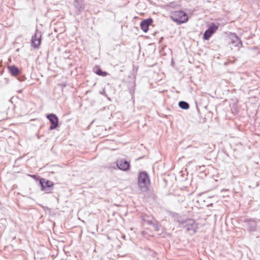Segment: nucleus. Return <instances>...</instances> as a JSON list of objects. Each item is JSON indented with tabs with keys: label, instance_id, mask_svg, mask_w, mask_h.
<instances>
[{
	"label": "nucleus",
	"instance_id": "obj_8",
	"mask_svg": "<svg viewBox=\"0 0 260 260\" xmlns=\"http://www.w3.org/2000/svg\"><path fill=\"white\" fill-rule=\"evenodd\" d=\"M116 166L122 171H128L130 169V163L124 159H118L116 162Z\"/></svg>",
	"mask_w": 260,
	"mask_h": 260
},
{
	"label": "nucleus",
	"instance_id": "obj_1",
	"mask_svg": "<svg viewBox=\"0 0 260 260\" xmlns=\"http://www.w3.org/2000/svg\"><path fill=\"white\" fill-rule=\"evenodd\" d=\"M179 225L187 231L190 235H194L198 228V223L193 219L178 220Z\"/></svg>",
	"mask_w": 260,
	"mask_h": 260
},
{
	"label": "nucleus",
	"instance_id": "obj_3",
	"mask_svg": "<svg viewBox=\"0 0 260 260\" xmlns=\"http://www.w3.org/2000/svg\"><path fill=\"white\" fill-rule=\"evenodd\" d=\"M39 185L41 187V191L45 192L46 193H51L54 189V183L45 178H40Z\"/></svg>",
	"mask_w": 260,
	"mask_h": 260
},
{
	"label": "nucleus",
	"instance_id": "obj_21",
	"mask_svg": "<svg viewBox=\"0 0 260 260\" xmlns=\"http://www.w3.org/2000/svg\"><path fill=\"white\" fill-rule=\"evenodd\" d=\"M100 94H102V95H104V96H107V94H106V91H105V89H103L102 90V91H101L100 92Z\"/></svg>",
	"mask_w": 260,
	"mask_h": 260
},
{
	"label": "nucleus",
	"instance_id": "obj_13",
	"mask_svg": "<svg viewBox=\"0 0 260 260\" xmlns=\"http://www.w3.org/2000/svg\"><path fill=\"white\" fill-rule=\"evenodd\" d=\"M138 182L150 183L148 174L146 172H140L138 176Z\"/></svg>",
	"mask_w": 260,
	"mask_h": 260
},
{
	"label": "nucleus",
	"instance_id": "obj_23",
	"mask_svg": "<svg viewBox=\"0 0 260 260\" xmlns=\"http://www.w3.org/2000/svg\"><path fill=\"white\" fill-rule=\"evenodd\" d=\"M18 92L19 93H21L22 92V90L20 89V90H18Z\"/></svg>",
	"mask_w": 260,
	"mask_h": 260
},
{
	"label": "nucleus",
	"instance_id": "obj_9",
	"mask_svg": "<svg viewBox=\"0 0 260 260\" xmlns=\"http://www.w3.org/2000/svg\"><path fill=\"white\" fill-rule=\"evenodd\" d=\"M244 223H246L247 229L250 232H255L257 229V222L251 219H245Z\"/></svg>",
	"mask_w": 260,
	"mask_h": 260
},
{
	"label": "nucleus",
	"instance_id": "obj_5",
	"mask_svg": "<svg viewBox=\"0 0 260 260\" xmlns=\"http://www.w3.org/2000/svg\"><path fill=\"white\" fill-rule=\"evenodd\" d=\"M46 117L51 123L49 127L50 130L55 129L58 126V118L55 114L50 113L47 114Z\"/></svg>",
	"mask_w": 260,
	"mask_h": 260
},
{
	"label": "nucleus",
	"instance_id": "obj_20",
	"mask_svg": "<svg viewBox=\"0 0 260 260\" xmlns=\"http://www.w3.org/2000/svg\"><path fill=\"white\" fill-rule=\"evenodd\" d=\"M9 79L8 78H5L4 79H3V81H2V82L5 84H7L9 83Z\"/></svg>",
	"mask_w": 260,
	"mask_h": 260
},
{
	"label": "nucleus",
	"instance_id": "obj_2",
	"mask_svg": "<svg viewBox=\"0 0 260 260\" xmlns=\"http://www.w3.org/2000/svg\"><path fill=\"white\" fill-rule=\"evenodd\" d=\"M171 17L172 20L180 24L187 21L188 15L182 11H177L172 12Z\"/></svg>",
	"mask_w": 260,
	"mask_h": 260
},
{
	"label": "nucleus",
	"instance_id": "obj_16",
	"mask_svg": "<svg viewBox=\"0 0 260 260\" xmlns=\"http://www.w3.org/2000/svg\"><path fill=\"white\" fill-rule=\"evenodd\" d=\"M178 106L181 109L183 110H187L189 108V104L187 102L183 101L179 102Z\"/></svg>",
	"mask_w": 260,
	"mask_h": 260
},
{
	"label": "nucleus",
	"instance_id": "obj_6",
	"mask_svg": "<svg viewBox=\"0 0 260 260\" xmlns=\"http://www.w3.org/2000/svg\"><path fill=\"white\" fill-rule=\"evenodd\" d=\"M218 26L215 23H212L210 26L207 29L203 35V39L205 40H208L214 33L217 30Z\"/></svg>",
	"mask_w": 260,
	"mask_h": 260
},
{
	"label": "nucleus",
	"instance_id": "obj_17",
	"mask_svg": "<svg viewBox=\"0 0 260 260\" xmlns=\"http://www.w3.org/2000/svg\"><path fill=\"white\" fill-rule=\"evenodd\" d=\"M142 220L149 225H152L153 223L152 220L149 219V217L146 216L142 217Z\"/></svg>",
	"mask_w": 260,
	"mask_h": 260
},
{
	"label": "nucleus",
	"instance_id": "obj_4",
	"mask_svg": "<svg viewBox=\"0 0 260 260\" xmlns=\"http://www.w3.org/2000/svg\"><path fill=\"white\" fill-rule=\"evenodd\" d=\"M7 69L10 75L16 77L19 81H24L26 79L25 75L21 74V70L16 66H8Z\"/></svg>",
	"mask_w": 260,
	"mask_h": 260
},
{
	"label": "nucleus",
	"instance_id": "obj_14",
	"mask_svg": "<svg viewBox=\"0 0 260 260\" xmlns=\"http://www.w3.org/2000/svg\"><path fill=\"white\" fill-rule=\"evenodd\" d=\"M92 71L93 73L102 77H106L108 74L107 72L102 71L100 66L98 65L94 67Z\"/></svg>",
	"mask_w": 260,
	"mask_h": 260
},
{
	"label": "nucleus",
	"instance_id": "obj_19",
	"mask_svg": "<svg viewBox=\"0 0 260 260\" xmlns=\"http://www.w3.org/2000/svg\"><path fill=\"white\" fill-rule=\"evenodd\" d=\"M70 53V51L69 50H66L64 53V57L65 58H69V56L68 55V54Z\"/></svg>",
	"mask_w": 260,
	"mask_h": 260
},
{
	"label": "nucleus",
	"instance_id": "obj_11",
	"mask_svg": "<svg viewBox=\"0 0 260 260\" xmlns=\"http://www.w3.org/2000/svg\"><path fill=\"white\" fill-rule=\"evenodd\" d=\"M153 21V20L151 18H149L142 20L140 23L141 28L145 32H147L149 30V26L152 23Z\"/></svg>",
	"mask_w": 260,
	"mask_h": 260
},
{
	"label": "nucleus",
	"instance_id": "obj_18",
	"mask_svg": "<svg viewBox=\"0 0 260 260\" xmlns=\"http://www.w3.org/2000/svg\"><path fill=\"white\" fill-rule=\"evenodd\" d=\"M151 225L153 226L156 231H158L159 230V226L158 224L157 221H156V222H153Z\"/></svg>",
	"mask_w": 260,
	"mask_h": 260
},
{
	"label": "nucleus",
	"instance_id": "obj_7",
	"mask_svg": "<svg viewBox=\"0 0 260 260\" xmlns=\"http://www.w3.org/2000/svg\"><path fill=\"white\" fill-rule=\"evenodd\" d=\"M42 33L41 31L36 29V32L31 37V44L32 47L38 48L41 42Z\"/></svg>",
	"mask_w": 260,
	"mask_h": 260
},
{
	"label": "nucleus",
	"instance_id": "obj_24",
	"mask_svg": "<svg viewBox=\"0 0 260 260\" xmlns=\"http://www.w3.org/2000/svg\"><path fill=\"white\" fill-rule=\"evenodd\" d=\"M142 234H143V235L145 234V232L144 231H143V232H142Z\"/></svg>",
	"mask_w": 260,
	"mask_h": 260
},
{
	"label": "nucleus",
	"instance_id": "obj_15",
	"mask_svg": "<svg viewBox=\"0 0 260 260\" xmlns=\"http://www.w3.org/2000/svg\"><path fill=\"white\" fill-rule=\"evenodd\" d=\"M138 183L139 187L142 191L145 192L148 190V186L150 183L140 182H138Z\"/></svg>",
	"mask_w": 260,
	"mask_h": 260
},
{
	"label": "nucleus",
	"instance_id": "obj_12",
	"mask_svg": "<svg viewBox=\"0 0 260 260\" xmlns=\"http://www.w3.org/2000/svg\"><path fill=\"white\" fill-rule=\"evenodd\" d=\"M73 5L76 9L77 15H79L85 8V5L82 1L75 0Z\"/></svg>",
	"mask_w": 260,
	"mask_h": 260
},
{
	"label": "nucleus",
	"instance_id": "obj_10",
	"mask_svg": "<svg viewBox=\"0 0 260 260\" xmlns=\"http://www.w3.org/2000/svg\"><path fill=\"white\" fill-rule=\"evenodd\" d=\"M230 44L234 47H240L242 46L241 39L235 33L232 34L230 36Z\"/></svg>",
	"mask_w": 260,
	"mask_h": 260
},
{
	"label": "nucleus",
	"instance_id": "obj_22",
	"mask_svg": "<svg viewBox=\"0 0 260 260\" xmlns=\"http://www.w3.org/2000/svg\"><path fill=\"white\" fill-rule=\"evenodd\" d=\"M106 97H107V98L108 99V100H109V101H111V98H109L108 95H107V96H106Z\"/></svg>",
	"mask_w": 260,
	"mask_h": 260
}]
</instances>
